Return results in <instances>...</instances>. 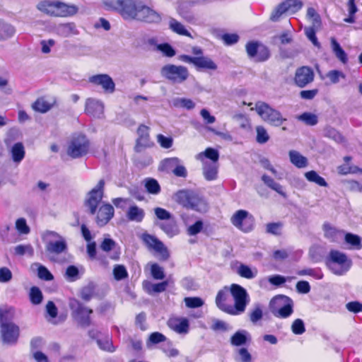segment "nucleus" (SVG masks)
Returning <instances> with one entry per match:
<instances>
[{
    "instance_id": "1",
    "label": "nucleus",
    "mask_w": 362,
    "mask_h": 362,
    "mask_svg": "<svg viewBox=\"0 0 362 362\" xmlns=\"http://www.w3.org/2000/svg\"><path fill=\"white\" fill-rule=\"evenodd\" d=\"M174 199L183 207L199 213H205L209 209L206 199L193 191L180 190L175 194Z\"/></svg>"
},
{
    "instance_id": "2",
    "label": "nucleus",
    "mask_w": 362,
    "mask_h": 362,
    "mask_svg": "<svg viewBox=\"0 0 362 362\" xmlns=\"http://www.w3.org/2000/svg\"><path fill=\"white\" fill-rule=\"evenodd\" d=\"M326 264L334 274L343 276L351 268L352 262L345 253L332 250L327 257Z\"/></svg>"
},
{
    "instance_id": "3",
    "label": "nucleus",
    "mask_w": 362,
    "mask_h": 362,
    "mask_svg": "<svg viewBox=\"0 0 362 362\" xmlns=\"http://www.w3.org/2000/svg\"><path fill=\"white\" fill-rule=\"evenodd\" d=\"M254 110L264 122L273 127H280L287 120L280 111L262 101L257 102Z\"/></svg>"
},
{
    "instance_id": "4",
    "label": "nucleus",
    "mask_w": 362,
    "mask_h": 362,
    "mask_svg": "<svg viewBox=\"0 0 362 362\" xmlns=\"http://www.w3.org/2000/svg\"><path fill=\"white\" fill-rule=\"evenodd\" d=\"M42 240L45 244L46 252L49 255H59L67 251L65 238L55 231L47 230L42 234Z\"/></svg>"
},
{
    "instance_id": "5",
    "label": "nucleus",
    "mask_w": 362,
    "mask_h": 362,
    "mask_svg": "<svg viewBox=\"0 0 362 362\" xmlns=\"http://www.w3.org/2000/svg\"><path fill=\"white\" fill-rule=\"evenodd\" d=\"M229 290L234 300V305H232V315L243 313L250 300L247 291L245 288L236 284H231Z\"/></svg>"
},
{
    "instance_id": "6",
    "label": "nucleus",
    "mask_w": 362,
    "mask_h": 362,
    "mask_svg": "<svg viewBox=\"0 0 362 362\" xmlns=\"http://www.w3.org/2000/svg\"><path fill=\"white\" fill-rule=\"evenodd\" d=\"M293 300L284 295L276 296L270 302V308L273 315L279 318H287L293 313Z\"/></svg>"
},
{
    "instance_id": "7",
    "label": "nucleus",
    "mask_w": 362,
    "mask_h": 362,
    "mask_svg": "<svg viewBox=\"0 0 362 362\" xmlns=\"http://www.w3.org/2000/svg\"><path fill=\"white\" fill-rule=\"evenodd\" d=\"M90 148V141L81 134L74 135L68 142L66 153L71 158L76 159L86 156Z\"/></svg>"
},
{
    "instance_id": "8",
    "label": "nucleus",
    "mask_w": 362,
    "mask_h": 362,
    "mask_svg": "<svg viewBox=\"0 0 362 362\" xmlns=\"http://www.w3.org/2000/svg\"><path fill=\"white\" fill-rule=\"evenodd\" d=\"M71 310V315L74 320L82 327H87L91 325L90 315L93 310L83 305L79 300L71 298L69 302Z\"/></svg>"
},
{
    "instance_id": "9",
    "label": "nucleus",
    "mask_w": 362,
    "mask_h": 362,
    "mask_svg": "<svg viewBox=\"0 0 362 362\" xmlns=\"http://www.w3.org/2000/svg\"><path fill=\"white\" fill-rule=\"evenodd\" d=\"M105 185V180L103 179L100 180L97 185L86 196L84 205L87 208L88 213L91 215L96 214L97 209L102 202L104 197Z\"/></svg>"
},
{
    "instance_id": "10",
    "label": "nucleus",
    "mask_w": 362,
    "mask_h": 362,
    "mask_svg": "<svg viewBox=\"0 0 362 362\" xmlns=\"http://www.w3.org/2000/svg\"><path fill=\"white\" fill-rule=\"evenodd\" d=\"M160 75L174 84H180L188 78L189 73L184 66L169 64L161 68Z\"/></svg>"
},
{
    "instance_id": "11",
    "label": "nucleus",
    "mask_w": 362,
    "mask_h": 362,
    "mask_svg": "<svg viewBox=\"0 0 362 362\" xmlns=\"http://www.w3.org/2000/svg\"><path fill=\"white\" fill-rule=\"evenodd\" d=\"M141 239L149 250H153L160 255V260L165 261L169 258L170 253L167 247L155 235L144 233Z\"/></svg>"
},
{
    "instance_id": "12",
    "label": "nucleus",
    "mask_w": 362,
    "mask_h": 362,
    "mask_svg": "<svg viewBox=\"0 0 362 362\" xmlns=\"http://www.w3.org/2000/svg\"><path fill=\"white\" fill-rule=\"evenodd\" d=\"M230 221L235 227L244 233L251 231L255 225L253 216L250 214L247 211L242 209L237 211L233 215Z\"/></svg>"
},
{
    "instance_id": "13",
    "label": "nucleus",
    "mask_w": 362,
    "mask_h": 362,
    "mask_svg": "<svg viewBox=\"0 0 362 362\" xmlns=\"http://www.w3.org/2000/svg\"><path fill=\"white\" fill-rule=\"evenodd\" d=\"M141 4L138 0H122L117 12L125 21H136Z\"/></svg>"
},
{
    "instance_id": "14",
    "label": "nucleus",
    "mask_w": 362,
    "mask_h": 362,
    "mask_svg": "<svg viewBox=\"0 0 362 362\" xmlns=\"http://www.w3.org/2000/svg\"><path fill=\"white\" fill-rule=\"evenodd\" d=\"M162 13L142 3L136 21L150 24H158L162 21Z\"/></svg>"
},
{
    "instance_id": "15",
    "label": "nucleus",
    "mask_w": 362,
    "mask_h": 362,
    "mask_svg": "<svg viewBox=\"0 0 362 362\" xmlns=\"http://www.w3.org/2000/svg\"><path fill=\"white\" fill-rule=\"evenodd\" d=\"M0 327L2 342L6 345L16 344L20 335L19 327L13 323L4 324Z\"/></svg>"
},
{
    "instance_id": "16",
    "label": "nucleus",
    "mask_w": 362,
    "mask_h": 362,
    "mask_svg": "<svg viewBox=\"0 0 362 362\" xmlns=\"http://www.w3.org/2000/svg\"><path fill=\"white\" fill-rule=\"evenodd\" d=\"M88 81L94 85L100 86L105 93H113L115 90V83L108 74L93 75L89 78Z\"/></svg>"
},
{
    "instance_id": "17",
    "label": "nucleus",
    "mask_w": 362,
    "mask_h": 362,
    "mask_svg": "<svg viewBox=\"0 0 362 362\" xmlns=\"http://www.w3.org/2000/svg\"><path fill=\"white\" fill-rule=\"evenodd\" d=\"M314 79V72L313 69L308 66H301L296 69L294 82L295 84L303 88L311 83Z\"/></svg>"
},
{
    "instance_id": "18",
    "label": "nucleus",
    "mask_w": 362,
    "mask_h": 362,
    "mask_svg": "<svg viewBox=\"0 0 362 362\" xmlns=\"http://www.w3.org/2000/svg\"><path fill=\"white\" fill-rule=\"evenodd\" d=\"M113 206L107 203L103 204L96 211L95 222L100 227L105 226L114 216Z\"/></svg>"
},
{
    "instance_id": "19",
    "label": "nucleus",
    "mask_w": 362,
    "mask_h": 362,
    "mask_svg": "<svg viewBox=\"0 0 362 362\" xmlns=\"http://www.w3.org/2000/svg\"><path fill=\"white\" fill-rule=\"evenodd\" d=\"M229 293L230 290L228 286L220 290L216 297V305L221 311L232 315V304L228 303Z\"/></svg>"
},
{
    "instance_id": "20",
    "label": "nucleus",
    "mask_w": 362,
    "mask_h": 362,
    "mask_svg": "<svg viewBox=\"0 0 362 362\" xmlns=\"http://www.w3.org/2000/svg\"><path fill=\"white\" fill-rule=\"evenodd\" d=\"M85 111L86 114L97 118H100L104 112V104L95 98H88L86 102Z\"/></svg>"
},
{
    "instance_id": "21",
    "label": "nucleus",
    "mask_w": 362,
    "mask_h": 362,
    "mask_svg": "<svg viewBox=\"0 0 362 362\" xmlns=\"http://www.w3.org/2000/svg\"><path fill=\"white\" fill-rule=\"evenodd\" d=\"M158 226L170 238L179 235L180 233L178 224L174 217L166 221L158 223Z\"/></svg>"
},
{
    "instance_id": "22",
    "label": "nucleus",
    "mask_w": 362,
    "mask_h": 362,
    "mask_svg": "<svg viewBox=\"0 0 362 362\" xmlns=\"http://www.w3.org/2000/svg\"><path fill=\"white\" fill-rule=\"evenodd\" d=\"M78 11V7L74 4H67L59 1H56L55 17L72 16L75 15Z\"/></svg>"
},
{
    "instance_id": "23",
    "label": "nucleus",
    "mask_w": 362,
    "mask_h": 362,
    "mask_svg": "<svg viewBox=\"0 0 362 362\" xmlns=\"http://www.w3.org/2000/svg\"><path fill=\"white\" fill-rule=\"evenodd\" d=\"M148 130L149 128L146 125L141 124L137 130L138 139L136 146L137 151H141V148H146L151 146Z\"/></svg>"
},
{
    "instance_id": "24",
    "label": "nucleus",
    "mask_w": 362,
    "mask_h": 362,
    "mask_svg": "<svg viewBox=\"0 0 362 362\" xmlns=\"http://www.w3.org/2000/svg\"><path fill=\"white\" fill-rule=\"evenodd\" d=\"M325 237L332 242H339L342 239L344 231L339 229L329 223H325L322 226Z\"/></svg>"
},
{
    "instance_id": "25",
    "label": "nucleus",
    "mask_w": 362,
    "mask_h": 362,
    "mask_svg": "<svg viewBox=\"0 0 362 362\" xmlns=\"http://www.w3.org/2000/svg\"><path fill=\"white\" fill-rule=\"evenodd\" d=\"M55 103L54 98L47 99L45 97H41L32 104V108L36 112L45 113L52 109Z\"/></svg>"
},
{
    "instance_id": "26",
    "label": "nucleus",
    "mask_w": 362,
    "mask_h": 362,
    "mask_svg": "<svg viewBox=\"0 0 362 362\" xmlns=\"http://www.w3.org/2000/svg\"><path fill=\"white\" fill-rule=\"evenodd\" d=\"M54 31L57 35L62 37H69L71 35H78V32L74 23H61L55 27Z\"/></svg>"
},
{
    "instance_id": "27",
    "label": "nucleus",
    "mask_w": 362,
    "mask_h": 362,
    "mask_svg": "<svg viewBox=\"0 0 362 362\" xmlns=\"http://www.w3.org/2000/svg\"><path fill=\"white\" fill-rule=\"evenodd\" d=\"M203 175L208 181H212L217 178L218 164L216 162H204L202 163Z\"/></svg>"
},
{
    "instance_id": "28",
    "label": "nucleus",
    "mask_w": 362,
    "mask_h": 362,
    "mask_svg": "<svg viewBox=\"0 0 362 362\" xmlns=\"http://www.w3.org/2000/svg\"><path fill=\"white\" fill-rule=\"evenodd\" d=\"M195 158L202 163L216 162V163H218L219 153L213 148H207L204 151L197 154Z\"/></svg>"
},
{
    "instance_id": "29",
    "label": "nucleus",
    "mask_w": 362,
    "mask_h": 362,
    "mask_svg": "<svg viewBox=\"0 0 362 362\" xmlns=\"http://www.w3.org/2000/svg\"><path fill=\"white\" fill-rule=\"evenodd\" d=\"M168 326L179 334L187 333L189 322L186 318H171L168 322Z\"/></svg>"
},
{
    "instance_id": "30",
    "label": "nucleus",
    "mask_w": 362,
    "mask_h": 362,
    "mask_svg": "<svg viewBox=\"0 0 362 362\" xmlns=\"http://www.w3.org/2000/svg\"><path fill=\"white\" fill-rule=\"evenodd\" d=\"M116 242L109 238H104L103 241L100 245V249L105 252L112 251V255L110 256V258L115 260H117L119 257L120 252L119 250H116Z\"/></svg>"
},
{
    "instance_id": "31",
    "label": "nucleus",
    "mask_w": 362,
    "mask_h": 362,
    "mask_svg": "<svg viewBox=\"0 0 362 362\" xmlns=\"http://www.w3.org/2000/svg\"><path fill=\"white\" fill-rule=\"evenodd\" d=\"M126 216L129 221L141 223L144 218L145 211L138 206L133 205L128 209Z\"/></svg>"
},
{
    "instance_id": "32",
    "label": "nucleus",
    "mask_w": 362,
    "mask_h": 362,
    "mask_svg": "<svg viewBox=\"0 0 362 362\" xmlns=\"http://www.w3.org/2000/svg\"><path fill=\"white\" fill-rule=\"evenodd\" d=\"M288 156L291 163L298 168H305L308 164L307 158L301 155L297 151H290Z\"/></svg>"
},
{
    "instance_id": "33",
    "label": "nucleus",
    "mask_w": 362,
    "mask_h": 362,
    "mask_svg": "<svg viewBox=\"0 0 362 362\" xmlns=\"http://www.w3.org/2000/svg\"><path fill=\"white\" fill-rule=\"evenodd\" d=\"M250 339V335L247 331L240 329L237 331L230 338V343L233 346H239L244 345Z\"/></svg>"
},
{
    "instance_id": "34",
    "label": "nucleus",
    "mask_w": 362,
    "mask_h": 362,
    "mask_svg": "<svg viewBox=\"0 0 362 362\" xmlns=\"http://www.w3.org/2000/svg\"><path fill=\"white\" fill-rule=\"evenodd\" d=\"M331 47L335 57L344 64L348 62V56L334 37L331 38Z\"/></svg>"
},
{
    "instance_id": "35",
    "label": "nucleus",
    "mask_w": 362,
    "mask_h": 362,
    "mask_svg": "<svg viewBox=\"0 0 362 362\" xmlns=\"http://www.w3.org/2000/svg\"><path fill=\"white\" fill-rule=\"evenodd\" d=\"M37 8L49 16H56V1L44 0L40 1L37 5Z\"/></svg>"
},
{
    "instance_id": "36",
    "label": "nucleus",
    "mask_w": 362,
    "mask_h": 362,
    "mask_svg": "<svg viewBox=\"0 0 362 362\" xmlns=\"http://www.w3.org/2000/svg\"><path fill=\"white\" fill-rule=\"evenodd\" d=\"M195 66L198 69L216 70L217 69V65L212 59L204 56L197 57Z\"/></svg>"
},
{
    "instance_id": "37",
    "label": "nucleus",
    "mask_w": 362,
    "mask_h": 362,
    "mask_svg": "<svg viewBox=\"0 0 362 362\" xmlns=\"http://www.w3.org/2000/svg\"><path fill=\"white\" fill-rule=\"evenodd\" d=\"M168 285V283L166 281L158 284H152L149 281L144 282V287L149 294L163 292Z\"/></svg>"
},
{
    "instance_id": "38",
    "label": "nucleus",
    "mask_w": 362,
    "mask_h": 362,
    "mask_svg": "<svg viewBox=\"0 0 362 362\" xmlns=\"http://www.w3.org/2000/svg\"><path fill=\"white\" fill-rule=\"evenodd\" d=\"M12 159L15 163H19L25 157V148L22 143L15 144L11 150Z\"/></svg>"
},
{
    "instance_id": "39",
    "label": "nucleus",
    "mask_w": 362,
    "mask_h": 362,
    "mask_svg": "<svg viewBox=\"0 0 362 362\" xmlns=\"http://www.w3.org/2000/svg\"><path fill=\"white\" fill-rule=\"evenodd\" d=\"M262 180L268 187L274 190L284 197H286V193L283 190V187L279 183L275 182L274 180L271 177L267 175H263L262 176Z\"/></svg>"
},
{
    "instance_id": "40",
    "label": "nucleus",
    "mask_w": 362,
    "mask_h": 362,
    "mask_svg": "<svg viewBox=\"0 0 362 362\" xmlns=\"http://www.w3.org/2000/svg\"><path fill=\"white\" fill-rule=\"evenodd\" d=\"M305 177L308 181L315 183L320 187H327L328 185L326 180L315 170L306 172Z\"/></svg>"
},
{
    "instance_id": "41",
    "label": "nucleus",
    "mask_w": 362,
    "mask_h": 362,
    "mask_svg": "<svg viewBox=\"0 0 362 362\" xmlns=\"http://www.w3.org/2000/svg\"><path fill=\"white\" fill-rule=\"evenodd\" d=\"M169 27L174 33L180 35L192 37L190 33L185 29V26L181 23L178 22L175 18H171L170 19Z\"/></svg>"
},
{
    "instance_id": "42",
    "label": "nucleus",
    "mask_w": 362,
    "mask_h": 362,
    "mask_svg": "<svg viewBox=\"0 0 362 362\" xmlns=\"http://www.w3.org/2000/svg\"><path fill=\"white\" fill-rule=\"evenodd\" d=\"M173 105L175 107H182L188 110L195 107V103L189 98H176L172 101Z\"/></svg>"
},
{
    "instance_id": "43",
    "label": "nucleus",
    "mask_w": 362,
    "mask_h": 362,
    "mask_svg": "<svg viewBox=\"0 0 362 362\" xmlns=\"http://www.w3.org/2000/svg\"><path fill=\"white\" fill-rule=\"evenodd\" d=\"M15 28L10 24L0 22V40H6L11 37L15 33Z\"/></svg>"
},
{
    "instance_id": "44",
    "label": "nucleus",
    "mask_w": 362,
    "mask_h": 362,
    "mask_svg": "<svg viewBox=\"0 0 362 362\" xmlns=\"http://www.w3.org/2000/svg\"><path fill=\"white\" fill-rule=\"evenodd\" d=\"M238 274L243 278L252 279L257 276V269H252L247 265L240 264L238 269Z\"/></svg>"
},
{
    "instance_id": "45",
    "label": "nucleus",
    "mask_w": 362,
    "mask_h": 362,
    "mask_svg": "<svg viewBox=\"0 0 362 362\" xmlns=\"http://www.w3.org/2000/svg\"><path fill=\"white\" fill-rule=\"evenodd\" d=\"M144 186L149 194H158L160 192L158 182L153 178H146L144 180Z\"/></svg>"
},
{
    "instance_id": "46",
    "label": "nucleus",
    "mask_w": 362,
    "mask_h": 362,
    "mask_svg": "<svg viewBox=\"0 0 362 362\" xmlns=\"http://www.w3.org/2000/svg\"><path fill=\"white\" fill-rule=\"evenodd\" d=\"M250 320L253 323L256 324L263 317L262 306L259 304H255L253 308L248 313Z\"/></svg>"
},
{
    "instance_id": "47",
    "label": "nucleus",
    "mask_w": 362,
    "mask_h": 362,
    "mask_svg": "<svg viewBox=\"0 0 362 362\" xmlns=\"http://www.w3.org/2000/svg\"><path fill=\"white\" fill-rule=\"evenodd\" d=\"M344 235L345 241L355 249L361 250L362 248L361 238L360 236L351 233H344Z\"/></svg>"
},
{
    "instance_id": "48",
    "label": "nucleus",
    "mask_w": 362,
    "mask_h": 362,
    "mask_svg": "<svg viewBox=\"0 0 362 362\" xmlns=\"http://www.w3.org/2000/svg\"><path fill=\"white\" fill-rule=\"evenodd\" d=\"M297 119L309 126H314L318 122L317 116L315 114L311 112H304L298 116Z\"/></svg>"
},
{
    "instance_id": "49",
    "label": "nucleus",
    "mask_w": 362,
    "mask_h": 362,
    "mask_svg": "<svg viewBox=\"0 0 362 362\" xmlns=\"http://www.w3.org/2000/svg\"><path fill=\"white\" fill-rule=\"evenodd\" d=\"M289 4H291V1H284L279 4L272 14L271 19L273 21H276L282 14L289 12Z\"/></svg>"
},
{
    "instance_id": "50",
    "label": "nucleus",
    "mask_w": 362,
    "mask_h": 362,
    "mask_svg": "<svg viewBox=\"0 0 362 362\" xmlns=\"http://www.w3.org/2000/svg\"><path fill=\"white\" fill-rule=\"evenodd\" d=\"M35 265L37 267V276L40 279L45 281L53 280V275L51 274V272L48 270V269L46 267L39 263H35Z\"/></svg>"
},
{
    "instance_id": "51",
    "label": "nucleus",
    "mask_w": 362,
    "mask_h": 362,
    "mask_svg": "<svg viewBox=\"0 0 362 362\" xmlns=\"http://www.w3.org/2000/svg\"><path fill=\"white\" fill-rule=\"evenodd\" d=\"M43 296L42 291L38 287L33 286L30 288V299L33 304L38 305L42 300Z\"/></svg>"
},
{
    "instance_id": "52",
    "label": "nucleus",
    "mask_w": 362,
    "mask_h": 362,
    "mask_svg": "<svg viewBox=\"0 0 362 362\" xmlns=\"http://www.w3.org/2000/svg\"><path fill=\"white\" fill-rule=\"evenodd\" d=\"M14 253L16 255H24L25 254L33 256L34 250L31 245H18L14 247Z\"/></svg>"
},
{
    "instance_id": "53",
    "label": "nucleus",
    "mask_w": 362,
    "mask_h": 362,
    "mask_svg": "<svg viewBox=\"0 0 362 362\" xmlns=\"http://www.w3.org/2000/svg\"><path fill=\"white\" fill-rule=\"evenodd\" d=\"M180 163H181L180 159L177 157H173L163 160L162 161V167L163 170L173 171Z\"/></svg>"
},
{
    "instance_id": "54",
    "label": "nucleus",
    "mask_w": 362,
    "mask_h": 362,
    "mask_svg": "<svg viewBox=\"0 0 362 362\" xmlns=\"http://www.w3.org/2000/svg\"><path fill=\"white\" fill-rule=\"evenodd\" d=\"M151 273L154 279L162 280L165 278L164 269L157 263L151 265Z\"/></svg>"
},
{
    "instance_id": "55",
    "label": "nucleus",
    "mask_w": 362,
    "mask_h": 362,
    "mask_svg": "<svg viewBox=\"0 0 362 362\" xmlns=\"http://www.w3.org/2000/svg\"><path fill=\"white\" fill-rule=\"evenodd\" d=\"M13 318V313L11 310L3 309L0 307V327L4 324H13L11 322Z\"/></svg>"
},
{
    "instance_id": "56",
    "label": "nucleus",
    "mask_w": 362,
    "mask_h": 362,
    "mask_svg": "<svg viewBox=\"0 0 362 362\" xmlns=\"http://www.w3.org/2000/svg\"><path fill=\"white\" fill-rule=\"evenodd\" d=\"M78 274L79 272L78 268L76 266L71 265L66 268L64 276L66 280L74 281L79 278Z\"/></svg>"
},
{
    "instance_id": "57",
    "label": "nucleus",
    "mask_w": 362,
    "mask_h": 362,
    "mask_svg": "<svg viewBox=\"0 0 362 362\" xmlns=\"http://www.w3.org/2000/svg\"><path fill=\"white\" fill-rule=\"evenodd\" d=\"M291 331L296 335L303 334L305 332V324L303 320H295L291 325Z\"/></svg>"
},
{
    "instance_id": "58",
    "label": "nucleus",
    "mask_w": 362,
    "mask_h": 362,
    "mask_svg": "<svg viewBox=\"0 0 362 362\" xmlns=\"http://www.w3.org/2000/svg\"><path fill=\"white\" fill-rule=\"evenodd\" d=\"M269 56L270 53L269 49L261 44L254 60L259 62H264L269 58Z\"/></svg>"
},
{
    "instance_id": "59",
    "label": "nucleus",
    "mask_w": 362,
    "mask_h": 362,
    "mask_svg": "<svg viewBox=\"0 0 362 362\" xmlns=\"http://www.w3.org/2000/svg\"><path fill=\"white\" fill-rule=\"evenodd\" d=\"M103 7L107 11H117L122 0H101Z\"/></svg>"
},
{
    "instance_id": "60",
    "label": "nucleus",
    "mask_w": 362,
    "mask_h": 362,
    "mask_svg": "<svg viewBox=\"0 0 362 362\" xmlns=\"http://www.w3.org/2000/svg\"><path fill=\"white\" fill-rule=\"evenodd\" d=\"M154 214L158 219L163 221H166L173 218L171 213L161 207H156L154 209Z\"/></svg>"
},
{
    "instance_id": "61",
    "label": "nucleus",
    "mask_w": 362,
    "mask_h": 362,
    "mask_svg": "<svg viewBox=\"0 0 362 362\" xmlns=\"http://www.w3.org/2000/svg\"><path fill=\"white\" fill-rule=\"evenodd\" d=\"M257 132V141L259 144H264L269 139V134L266 129L262 126H257L256 127Z\"/></svg>"
},
{
    "instance_id": "62",
    "label": "nucleus",
    "mask_w": 362,
    "mask_h": 362,
    "mask_svg": "<svg viewBox=\"0 0 362 362\" xmlns=\"http://www.w3.org/2000/svg\"><path fill=\"white\" fill-rule=\"evenodd\" d=\"M114 277L116 280L120 281L127 277L128 273L124 266L116 265L113 269Z\"/></svg>"
},
{
    "instance_id": "63",
    "label": "nucleus",
    "mask_w": 362,
    "mask_h": 362,
    "mask_svg": "<svg viewBox=\"0 0 362 362\" xmlns=\"http://www.w3.org/2000/svg\"><path fill=\"white\" fill-rule=\"evenodd\" d=\"M235 360L236 362H252V356L247 349L241 348L238 351Z\"/></svg>"
},
{
    "instance_id": "64",
    "label": "nucleus",
    "mask_w": 362,
    "mask_h": 362,
    "mask_svg": "<svg viewBox=\"0 0 362 362\" xmlns=\"http://www.w3.org/2000/svg\"><path fill=\"white\" fill-rule=\"evenodd\" d=\"M261 44L257 42H249L246 45V51L250 59H255Z\"/></svg>"
}]
</instances>
